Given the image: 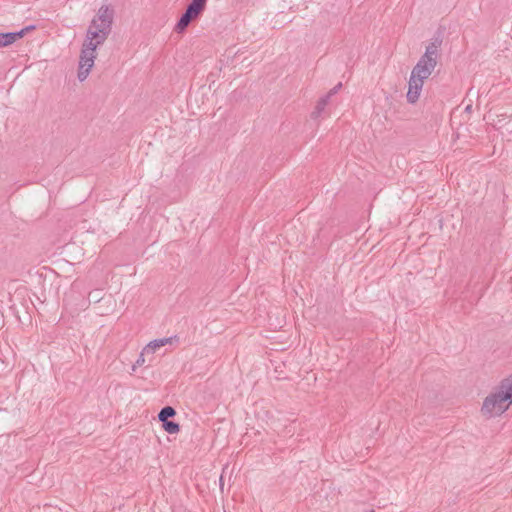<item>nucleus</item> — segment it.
I'll return each mask as SVG.
<instances>
[{
	"mask_svg": "<svg viewBox=\"0 0 512 512\" xmlns=\"http://www.w3.org/2000/svg\"><path fill=\"white\" fill-rule=\"evenodd\" d=\"M112 22L113 10L110 9L109 6H101L98 10L97 16L89 25L86 39L81 49L78 70L79 81L82 82L88 77L90 70L94 65L96 49L99 45L105 42L110 34Z\"/></svg>",
	"mask_w": 512,
	"mask_h": 512,
	"instance_id": "nucleus-1",
	"label": "nucleus"
},
{
	"mask_svg": "<svg viewBox=\"0 0 512 512\" xmlns=\"http://www.w3.org/2000/svg\"><path fill=\"white\" fill-rule=\"evenodd\" d=\"M440 46L441 40L438 39L427 45L424 54L412 69L406 94L409 103L414 104L418 101L425 80L437 66Z\"/></svg>",
	"mask_w": 512,
	"mask_h": 512,
	"instance_id": "nucleus-2",
	"label": "nucleus"
},
{
	"mask_svg": "<svg viewBox=\"0 0 512 512\" xmlns=\"http://www.w3.org/2000/svg\"><path fill=\"white\" fill-rule=\"evenodd\" d=\"M512 404V374L503 378L484 398L481 414L487 418L501 416Z\"/></svg>",
	"mask_w": 512,
	"mask_h": 512,
	"instance_id": "nucleus-3",
	"label": "nucleus"
},
{
	"mask_svg": "<svg viewBox=\"0 0 512 512\" xmlns=\"http://www.w3.org/2000/svg\"><path fill=\"white\" fill-rule=\"evenodd\" d=\"M176 337H168V338H161V339H155L151 342H149L145 347H144V353H155L158 349H160L161 347L167 345V344H172L174 341H176Z\"/></svg>",
	"mask_w": 512,
	"mask_h": 512,
	"instance_id": "nucleus-4",
	"label": "nucleus"
},
{
	"mask_svg": "<svg viewBox=\"0 0 512 512\" xmlns=\"http://www.w3.org/2000/svg\"><path fill=\"white\" fill-rule=\"evenodd\" d=\"M23 32L18 33H0V47H6L22 37Z\"/></svg>",
	"mask_w": 512,
	"mask_h": 512,
	"instance_id": "nucleus-5",
	"label": "nucleus"
},
{
	"mask_svg": "<svg viewBox=\"0 0 512 512\" xmlns=\"http://www.w3.org/2000/svg\"><path fill=\"white\" fill-rule=\"evenodd\" d=\"M193 17L190 15L189 12H187V10L183 13V15L180 17L178 23L176 24L175 26V31L177 33H181L183 32L188 26L189 24L191 23V21H193Z\"/></svg>",
	"mask_w": 512,
	"mask_h": 512,
	"instance_id": "nucleus-6",
	"label": "nucleus"
},
{
	"mask_svg": "<svg viewBox=\"0 0 512 512\" xmlns=\"http://www.w3.org/2000/svg\"><path fill=\"white\" fill-rule=\"evenodd\" d=\"M329 100H330L329 96H326V95L318 100L314 111L311 113V117L313 119H317L321 116V114L324 112L326 106L328 105Z\"/></svg>",
	"mask_w": 512,
	"mask_h": 512,
	"instance_id": "nucleus-7",
	"label": "nucleus"
},
{
	"mask_svg": "<svg viewBox=\"0 0 512 512\" xmlns=\"http://www.w3.org/2000/svg\"><path fill=\"white\" fill-rule=\"evenodd\" d=\"M175 415H176L175 409L171 406H166L161 409V411L158 414V418L161 422H163Z\"/></svg>",
	"mask_w": 512,
	"mask_h": 512,
	"instance_id": "nucleus-8",
	"label": "nucleus"
},
{
	"mask_svg": "<svg viewBox=\"0 0 512 512\" xmlns=\"http://www.w3.org/2000/svg\"><path fill=\"white\" fill-rule=\"evenodd\" d=\"M207 0H192L187 7L201 14L206 7Z\"/></svg>",
	"mask_w": 512,
	"mask_h": 512,
	"instance_id": "nucleus-9",
	"label": "nucleus"
},
{
	"mask_svg": "<svg viewBox=\"0 0 512 512\" xmlns=\"http://www.w3.org/2000/svg\"><path fill=\"white\" fill-rule=\"evenodd\" d=\"M162 425L164 430L169 434H176L180 431V426L176 422L166 420L162 422Z\"/></svg>",
	"mask_w": 512,
	"mask_h": 512,
	"instance_id": "nucleus-10",
	"label": "nucleus"
},
{
	"mask_svg": "<svg viewBox=\"0 0 512 512\" xmlns=\"http://www.w3.org/2000/svg\"><path fill=\"white\" fill-rule=\"evenodd\" d=\"M148 353H144V349L141 351L138 359L136 360L135 364L132 366V371H136V368L137 367H140L142 365L145 364L146 362V359H145V356L147 355Z\"/></svg>",
	"mask_w": 512,
	"mask_h": 512,
	"instance_id": "nucleus-11",
	"label": "nucleus"
},
{
	"mask_svg": "<svg viewBox=\"0 0 512 512\" xmlns=\"http://www.w3.org/2000/svg\"><path fill=\"white\" fill-rule=\"evenodd\" d=\"M342 87V83H338L336 86H334L327 94L326 96H329V99L335 95L336 93H338V91L341 89Z\"/></svg>",
	"mask_w": 512,
	"mask_h": 512,
	"instance_id": "nucleus-12",
	"label": "nucleus"
},
{
	"mask_svg": "<svg viewBox=\"0 0 512 512\" xmlns=\"http://www.w3.org/2000/svg\"><path fill=\"white\" fill-rule=\"evenodd\" d=\"M186 10H187V12L190 13V15L193 17V19H196V18H198L201 15V14H198L197 12L193 11L189 7H187Z\"/></svg>",
	"mask_w": 512,
	"mask_h": 512,
	"instance_id": "nucleus-13",
	"label": "nucleus"
},
{
	"mask_svg": "<svg viewBox=\"0 0 512 512\" xmlns=\"http://www.w3.org/2000/svg\"><path fill=\"white\" fill-rule=\"evenodd\" d=\"M369 512H375L374 510H370Z\"/></svg>",
	"mask_w": 512,
	"mask_h": 512,
	"instance_id": "nucleus-14",
	"label": "nucleus"
}]
</instances>
